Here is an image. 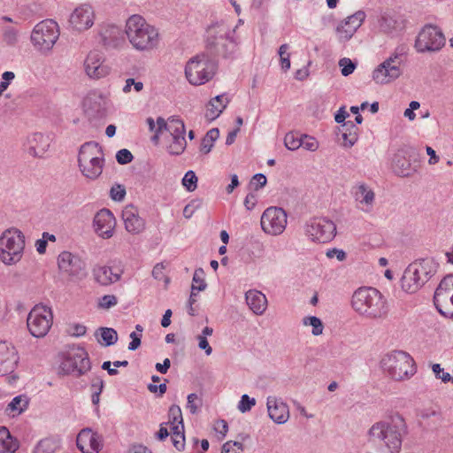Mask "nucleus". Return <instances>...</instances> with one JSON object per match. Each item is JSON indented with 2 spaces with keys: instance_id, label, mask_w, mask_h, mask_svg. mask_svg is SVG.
<instances>
[{
  "instance_id": "obj_1",
  "label": "nucleus",
  "mask_w": 453,
  "mask_h": 453,
  "mask_svg": "<svg viewBox=\"0 0 453 453\" xmlns=\"http://www.w3.org/2000/svg\"><path fill=\"white\" fill-rule=\"evenodd\" d=\"M409 429L405 418L395 413L372 425L366 436L367 442L384 448L387 453H400Z\"/></svg>"
},
{
  "instance_id": "obj_2",
  "label": "nucleus",
  "mask_w": 453,
  "mask_h": 453,
  "mask_svg": "<svg viewBox=\"0 0 453 453\" xmlns=\"http://www.w3.org/2000/svg\"><path fill=\"white\" fill-rule=\"evenodd\" d=\"M351 305L359 315L372 319H383L388 311L384 296L372 287L357 289L352 296Z\"/></svg>"
},
{
  "instance_id": "obj_3",
  "label": "nucleus",
  "mask_w": 453,
  "mask_h": 453,
  "mask_svg": "<svg viewBox=\"0 0 453 453\" xmlns=\"http://www.w3.org/2000/svg\"><path fill=\"white\" fill-rule=\"evenodd\" d=\"M125 33L137 50H150L158 44V32L138 14L130 16L126 22Z\"/></svg>"
},
{
  "instance_id": "obj_4",
  "label": "nucleus",
  "mask_w": 453,
  "mask_h": 453,
  "mask_svg": "<svg viewBox=\"0 0 453 453\" xmlns=\"http://www.w3.org/2000/svg\"><path fill=\"white\" fill-rule=\"evenodd\" d=\"M236 27L226 20L217 21L206 30V48L212 55L226 58L234 52L236 42L234 38Z\"/></svg>"
},
{
  "instance_id": "obj_5",
  "label": "nucleus",
  "mask_w": 453,
  "mask_h": 453,
  "mask_svg": "<svg viewBox=\"0 0 453 453\" xmlns=\"http://www.w3.org/2000/svg\"><path fill=\"white\" fill-rule=\"evenodd\" d=\"M435 272L436 265L432 259L425 258L410 264L401 279L403 289L411 294L417 292Z\"/></svg>"
},
{
  "instance_id": "obj_6",
  "label": "nucleus",
  "mask_w": 453,
  "mask_h": 453,
  "mask_svg": "<svg viewBox=\"0 0 453 453\" xmlns=\"http://www.w3.org/2000/svg\"><path fill=\"white\" fill-rule=\"evenodd\" d=\"M381 365L395 380L409 379L416 372L413 358L402 350L387 354L381 360Z\"/></svg>"
},
{
  "instance_id": "obj_7",
  "label": "nucleus",
  "mask_w": 453,
  "mask_h": 453,
  "mask_svg": "<svg viewBox=\"0 0 453 453\" xmlns=\"http://www.w3.org/2000/svg\"><path fill=\"white\" fill-rule=\"evenodd\" d=\"M217 63L206 54L202 53L190 58L185 67V74L192 85H202L214 76Z\"/></svg>"
},
{
  "instance_id": "obj_8",
  "label": "nucleus",
  "mask_w": 453,
  "mask_h": 453,
  "mask_svg": "<svg viewBox=\"0 0 453 453\" xmlns=\"http://www.w3.org/2000/svg\"><path fill=\"white\" fill-rule=\"evenodd\" d=\"M24 246V235L20 231H5L0 237V259L6 265L17 263L21 258Z\"/></svg>"
},
{
  "instance_id": "obj_9",
  "label": "nucleus",
  "mask_w": 453,
  "mask_h": 453,
  "mask_svg": "<svg viewBox=\"0 0 453 453\" xmlns=\"http://www.w3.org/2000/svg\"><path fill=\"white\" fill-rule=\"evenodd\" d=\"M59 37L58 25L53 19H45L34 27L31 34L33 45L41 52H49Z\"/></svg>"
},
{
  "instance_id": "obj_10",
  "label": "nucleus",
  "mask_w": 453,
  "mask_h": 453,
  "mask_svg": "<svg viewBox=\"0 0 453 453\" xmlns=\"http://www.w3.org/2000/svg\"><path fill=\"white\" fill-rule=\"evenodd\" d=\"M445 43L446 37L442 30L436 25L426 24L418 32L414 48L419 53L437 52Z\"/></svg>"
},
{
  "instance_id": "obj_11",
  "label": "nucleus",
  "mask_w": 453,
  "mask_h": 453,
  "mask_svg": "<svg viewBox=\"0 0 453 453\" xmlns=\"http://www.w3.org/2000/svg\"><path fill=\"white\" fill-rule=\"evenodd\" d=\"M91 369L88 354L83 348H75L68 351L60 365V370L65 375L81 377Z\"/></svg>"
},
{
  "instance_id": "obj_12",
  "label": "nucleus",
  "mask_w": 453,
  "mask_h": 453,
  "mask_svg": "<svg viewBox=\"0 0 453 453\" xmlns=\"http://www.w3.org/2000/svg\"><path fill=\"white\" fill-rule=\"evenodd\" d=\"M304 231L305 234L312 242L326 243L334 238L336 226L326 218L314 217L305 223Z\"/></svg>"
},
{
  "instance_id": "obj_13",
  "label": "nucleus",
  "mask_w": 453,
  "mask_h": 453,
  "mask_svg": "<svg viewBox=\"0 0 453 453\" xmlns=\"http://www.w3.org/2000/svg\"><path fill=\"white\" fill-rule=\"evenodd\" d=\"M51 310L43 305H35L28 313L27 324L30 334L36 337H43L52 324Z\"/></svg>"
},
{
  "instance_id": "obj_14",
  "label": "nucleus",
  "mask_w": 453,
  "mask_h": 453,
  "mask_svg": "<svg viewBox=\"0 0 453 453\" xmlns=\"http://www.w3.org/2000/svg\"><path fill=\"white\" fill-rule=\"evenodd\" d=\"M419 153L415 147L403 146L395 154L392 168L394 173L401 177L411 176L417 171V165H413L418 160Z\"/></svg>"
},
{
  "instance_id": "obj_15",
  "label": "nucleus",
  "mask_w": 453,
  "mask_h": 453,
  "mask_svg": "<svg viewBox=\"0 0 453 453\" xmlns=\"http://www.w3.org/2000/svg\"><path fill=\"white\" fill-rule=\"evenodd\" d=\"M261 227L269 234H280L287 226V213L282 208L269 207L261 217Z\"/></svg>"
},
{
  "instance_id": "obj_16",
  "label": "nucleus",
  "mask_w": 453,
  "mask_h": 453,
  "mask_svg": "<svg viewBox=\"0 0 453 453\" xmlns=\"http://www.w3.org/2000/svg\"><path fill=\"white\" fill-rule=\"evenodd\" d=\"M83 65L86 74L90 79L104 78L111 73V67L106 64L104 54L98 50H91L87 55Z\"/></svg>"
},
{
  "instance_id": "obj_17",
  "label": "nucleus",
  "mask_w": 453,
  "mask_h": 453,
  "mask_svg": "<svg viewBox=\"0 0 453 453\" xmlns=\"http://www.w3.org/2000/svg\"><path fill=\"white\" fill-rule=\"evenodd\" d=\"M84 111L90 121L103 119L107 115V99L102 94H88L83 102Z\"/></svg>"
},
{
  "instance_id": "obj_18",
  "label": "nucleus",
  "mask_w": 453,
  "mask_h": 453,
  "mask_svg": "<svg viewBox=\"0 0 453 453\" xmlns=\"http://www.w3.org/2000/svg\"><path fill=\"white\" fill-rule=\"evenodd\" d=\"M403 73V67L388 58L372 72V80L377 84H388L398 79Z\"/></svg>"
},
{
  "instance_id": "obj_19",
  "label": "nucleus",
  "mask_w": 453,
  "mask_h": 453,
  "mask_svg": "<svg viewBox=\"0 0 453 453\" xmlns=\"http://www.w3.org/2000/svg\"><path fill=\"white\" fill-rule=\"evenodd\" d=\"M366 15L364 11H357L339 24L335 29L340 42H348L363 24Z\"/></svg>"
},
{
  "instance_id": "obj_20",
  "label": "nucleus",
  "mask_w": 453,
  "mask_h": 453,
  "mask_svg": "<svg viewBox=\"0 0 453 453\" xmlns=\"http://www.w3.org/2000/svg\"><path fill=\"white\" fill-rule=\"evenodd\" d=\"M58 265L61 272L75 277L83 274L86 268L85 262L69 251H63L58 255Z\"/></svg>"
},
{
  "instance_id": "obj_21",
  "label": "nucleus",
  "mask_w": 453,
  "mask_h": 453,
  "mask_svg": "<svg viewBox=\"0 0 453 453\" xmlns=\"http://www.w3.org/2000/svg\"><path fill=\"white\" fill-rule=\"evenodd\" d=\"M76 445L82 453H99L103 449V437L90 428H84L77 435Z\"/></svg>"
},
{
  "instance_id": "obj_22",
  "label": "nucleus",
  "mask_w": 453,
  "mask_h": 453,
  "mask_svg": "<svg viewBox=\"0 0 453 453\" xmlns=\"http://www.w3.org/2000/svg\"><path fill=\"white\" fill-rule=\"evenodd\" d=\"M95 232L104 239H109L113 235L116 219L112 212L108 209L100 210L94 217Z\"/></svg>"
},
{
  "instance_id": "obj_23",
  "label": "nucleus",
  "mask_w": 453,
  "mask_h": 453,
  "mask_svg": "<svg viewBox=\"0 0 453 453\" xmlns=\"http://www.w3.org/2000/svg\"><path fill=\"white\" fill-rule=\"evenodd\" d=\"M19 362L15 347L7 341H0V376L12 373Z\"/></svg>"
},
{
  "instance_id": "obj_24",
  "label": "nucleus",
  "mask_w": 453,
  "mask_h": 453,
  "mask_svg": "<svg viewBox=\"0 0 453 453\" xmlns=\"http://www.w3.org/2000/svg\"><path fill=\"white\" fill-rule=\"evenodd\" d=\"M71 25L76 30L81 31L89 28L94 24V11L88 4L77 7L70 16Z\"/></svg>"
},
{
  "instance_id": "obj_25",
  "label": "nucleus",
  "mask_w": 453,
  "mask_h": 453,
  "mask_svg": "<svg viewBox=\"0 0 453 453\" xmlns=\"http://www.w3.org/2000/svg\"><path fill=\"white\" fill-rule=\"evenodd\" d=\"M122 219L126 230L132 234H138L145 228V220L140 217L138 209L133 204H128L123 209Z\"/></svg>"
},
{
  "instance_id": "obj_26",
  "label": "nucleus",
  "mask_w": 453,
  "mask_h": 453,
  "mask_svg": "<svg viewBox=\"0 0 453 453\" xmlns=\"http://www.w3.org/2000/svg\"><path fill=\"white\" fill-rule=\"evenodd\" d=\"M268 416L275 423L285 424L289 418V409L280 398L268 396L266 401Z\"/></svg>"
},
{
  "instance_id": "obj_27",
  "label": "nucleus",
  "mask_w": 453,
  "mask_h": 453,
  "mask_svg": "<svg viewBox=\"0 0 453 453\" xmlns=\"http://www.w3.org/2000/svg\"><path fill=\"white\" fill-rule=\"evenodd\" d=\"M50 144V138L49 135L35 133L27 138L25 147L29 155L41 157L48 150Z\"/></svg>"
},
{
  "instance_id": "obj_28",
  "label": "nucleus",
  "mask_w": 453,
  "mask_h": 453,
  "mask_svg": "<svg viewBox=\"0 0 453 453\" xmlns=\"http://www.w3.org/2000/svg\"><path fill=\"white\" fill-rule=\"evenodd\" d=\"M99 42L106 49H118L124 42L120 29L116 26H107L99 33Z\"/></svg>"
},
{
  "instance_id": "obj_29",
  "label": "nucleus",
  "mask_w": 453,
  "mask_h": 453,
  "mask_svg": "<svg viewBox=\"0 0 453 453\" xmlns=\"http://www.w3.org/2000/svg\"><path fill=\"white\" fill-rule=\"evenodd\" d=\"M122 271H114L111 266L96 265L92 270L93 278L101 286H110L121 278Z\"/></svg>"
},
{
  "instance_id": "obj_30",
  "label": "nucleus",
  "mask_w": 453,
  "mask_h": 453,
  "mask_svg": "<svg viewBox=\"0 0 453 453\" xmlns=\"http://www.w3.org/2000/svg\"><path fill=\"white\" fill-rule=\"evenodd\" d=\"M355 200L362 205V211L370 212L375 201V193L365 183L357 184L354 188Z\"/></svg>"
},
{
  "instance_id": "obj_31",
  "label": "nucleus",
  "mask_w": 453,
  "mask_h": 453,
  "mask_svg": "<svg viewBox=\"0 0 453 453\" xmlns=\"http://www.w3.org/2000/svg\"><path fill=\"white\" fill-rule=\"evenodd\" d=\"M104 163V157L78 162L81 173L89 180H96L102 174Z\"/></svg>"
},
{
  "instance_id": "obj_32",
  "label": "nucleus",
  "mask_w": 453,
  "mask_h": 453,
  "mask_svg": "<svg viewBox=\"0 0 453 453\" xmlns=\"http://www.w3.org/2000/svg\"><path fill=\"white\" fill-rule=\"evenodd\" d=\"M453 294V274L444 277L434 296V303L435 306H441V302L448 303L449 296Z\"/></svg>"
},
{
  "instance_id": "obj_33",
  "label": "nucleus",
  "mask_w": 453,
  "mask_h": 453,
  "mask_svg": "<svg viewBox=\"0 0 453 453\" xmlns=\"http://www.w3.org/2000/svg\"><path fill=\"white\" fill-rule=\"evenodd\" d=\"M245 299L250 309L257 315H262L267 307V299L264 294L257 290H249Z\"/></svg>"
},
{
  "instance_id": "obj_34",
  "label": "nucleus",
  "mask_w": 453,
  "mask_h": 453,
  "mask_svg": "<svg viewBox=\"0 0 453 453\" xmlns=\"http://www.w3.org/2000/svg\"><path fill=\"white\" fill-rule=\"evenodd\" d=\"M228 102L225 95H219L211 99L207 105L205 118L210 121L216 119L226 107Z\"/></svg>"
},
{
  "instance_id": "obj_35",
  "label": "nucleus",
  "mask_w": 453,
  "mask_h": 453,
  "mask_svg": "<svg viewBox=\"0 0 453 453\" xmlns=\"http://www.w3.org/2000/svg\"><path fill=\"white\" fill-rule=\"evenodd\" d=\"M339 133L345 147H352L358 139V127L352 121L344 122L339 128Z\"/></svg>"
},
{
  "instance_id": "obj_36",
  "label": "nucleus",
  "mask_w": 453,
  "mask_h": 453,
  "mask_svg": "<svg viewBox=\"0 0 453 453\" xmlns=\"http://www.w3.org/2000/svg\"><path fill=\"white\" fill-rule=\"evenodd\" d=\"M19 447L17 439L12 436L5 426H0V453H15Z\"/></svg>"
},
{
  "instance_id": "obj_37",
  "label": "nucleus",
  "mask_w": 453,
  "mask_h": 453,
  "mask_svg": "<svg viewBox=\"0 0 453 453\" xmlns=\"http://www.w3.org/2000/svg\"><path fill=\"white\" fill-rule=\"evenodd\" d=\"M104 157L101 147L97 142H88L82 144L80 148L78 162L87 161Z\"/></svg>"
},
{
  "instance_id": "obj_38",
  "label": "nucleus",
  "mask_w": 453,
  "mask_h": 453,
  "mask_svg": "<svg viewBox=\"0 0 453 453\" xmlns=\"http://www.w3.org/2000/svg\"><path fill=\"white\" fill-rule=\"evenodd\" d=\"M380 29L386 34H392L402 29V21L390 15L382 16L380 22Z\"/></svg>"
},
{
  "instance_id": "obj_39",
  "label": "nucleus",
  "mask_w": 453,
  "mask_h": 453,
  "mask_svg": "<svg viewBox=\"0 0 453 453\" xmlns=\"http://www.w3.org/2000/svg\"><path fill=\"white\" fill-rule=\"evenodd\" d=\"M219 130L218 128H211L210 129L203 138L202 139L201 145H200V150L203 154H208L211 152L214 142L219 138Z\"/></svg>"
},
{
  "instance_id": "obj_40",
  "label": "nucleus",
  "mask_w": 453,
  "mask_h": 453,
  "mask_svg": "<svg viewBox=\"0 0 453 453\" xmlns=\"http://www.w3.org/2000/svg\"><path fill=\"white\" fill-rule=\"evenodd\" d=\"M187 147L185 136H172V142L166 148L167 152L173 156L182 154Z\"/></svg>"
},
{
  "instance_id": "obj_41",
  "label": "nucleus",
  "mask_w": 453,
  "mask_h": 453,
  "mask_svg": "<svg viewBox=\"0 0 453 453\" xmlns=\"http://www.w3.org/2000/svg\"><path fill=\"white\" fill-rule=\"evenodd\" d=\"M408 51L409 48L406 44H400L397 47H395L394 51L390 54V56L388 58L390 59L392 62L403 67L406 62Z\"/></svg>"
},
{
  "instance_id": "obj_42",
  "label": "nucleus",
  "mask_w": 453,
  "mask_h": 453,
  "mask_svg": "<svg viewBox=\"0 0 453 453\" xmlns=\"http://www.w3.org/2000/svg\"><path fill=\"white\" fill-rule=\"evenodd\" d=\"M58 448V441L52 438L41 440L34 449V453H54Z\"/></svg>"
},
{
  "instance_id": "obj_43",
  "label": "nucleus",
  "mask_w": 453,
  "mask_h": 453,
  "mask_svg": "<svg viewBox=\"0 0 453 453\" xmlns=\"http://www.w3.org/2000/svg\"><path fill=\"white\" fill-rule=\"evenodd\" d=\"M238 438L239 441H229L224 443L221 453H238V450L242 451L244 449L242 441L249 438V436L245 434H239Z\"/></svg>"
},
{
  "instance_id": "obj_44",
  "label": "nucleus",
  "mask_w": 453,
  "mask_h": 453,
  "mask_svg": "<svg viewBox=\"0 0 453 453\" xmlns=\"http://www.w3.org/2000/svg\"><path fill=\"white\" fill-rule=\"evenodd\" d=\"M207 288V283L204 280V271L202 268L196 269L193 275L192 290L197 292L203 291Z\"/></svg>"
},
{
  "instance_id": "obj_45",
  "label": "nucleus",
  "mask_w": 453,
  "mask_h": 453,
  "mask_svg": "<svg viewBox=\"0 0 453 453\" xmlns=\"http://www.w3.org/2000/svg\"><path fill=\"white\" fill-rule=\"evenodd\" d=\"M100 336L105 346H111L117 342L118 334L113 328L101 327L99 328Z\"/></svg>"
},
{
  "instance_id": "obj_46",
  "label": "nucleus",
  "mask_w": 453,
  "mask_h": 453,
  "mask_svg": "<svg viewBox=\"0 0 453 453\" xmlns=\"http://www.w3.org/2000/svg\"><path fill=\"white\" fill-rule=\"evenodd\" d=\"M303 325L312 326V334L315 336L320 335L323 333V324L320 319L315 316H309L303 318Z\"/></svg>"
},
{
  "instance_id": "obj_47",
  "label": "nucleus",
  "mask_w": 453,
  "mask_h": 453,
  "mask_svg": "<svg viewBox=\"0 0 453 453\" xmlns=\"http://www.w3.org/2000/svg\"><path fill=\"white\" fill-rule=\"evenodd\" d=\"M284 144L289 150H296L302 146V135L289 132L285 135Z\"/></svg>"
},
{
  "instance_id": "obj_48",
  "label": "nucleus",
  "mask_w": 453,
  "mask_h": 453,
  "mask_svg": "<svg viewBox=\"0 0 453 453\" xmlns=\"http://www.w3.org/2000/svg\"><path fill=\"white\" fill-rule=\"evenodd\" d=\"M28 401L22 395L15 396L12 402L8 404V410L12 411H18L21 413L27 408Z\"/></svg>"
},
{
  "instance_id": "obj_49",
  "label": "nucleus",
  "mask_w": 453,
  "mask_h": 453,
  "mask_svg": "<svg viewBox=\"0 0 453 453\" xmlns=\"http://www.w3.org/2000/svg\"><path fill=\"white\" fill-rule=\"evenodd\" d=\"M182 184L187 188L188 191H194L197 187V177L193 171H188L183 179Z\"/></svg>"
},
{
  "instance_id": "obj_50",
  "label": "nucleus",
  "mask_w": 453,
  "mask_h": 453,
  "mask_svg": "<svg viewBox=\"0 0 453 453\" xmlns=\"http://www.w3.org/2000/svg\"><path fill=\"white\" fill-rule=\"evenodd\" d=\"M169 422L172 425H175L178 423L181 426V428L183 427V419H182V414L180 406L178 405H172L169 409Z\"/></svg>"
},
{
  "instance_id": "obj_51",
  "label": "nucleus",
  "mask_w": 453,
  "mask_h": 453,
  "mask_svg": "<svg viewBox=\"0 0 453 453\" xmlns=\"http://www.w3.org/2000/svg\"><path fill=\"white\" fill-rule=\"evenodd\" d=\"M339 66L341 67V73L343 76H349L356 69V64L348 58H343L339 60Z\"/></svg>"
},
{
  "instance_id": "obj_52",
  "label": "nucleus",
  "mask_w": 453,
  "mask_h": 453,
  "mask_svg": "<svg viewBox=\"0 0 453 453\" xmlns=\"http://www.w3.org/2000/svg\"><path fill=\"white\" fill-rule=\"evenodd\" d=\"M441 306H435L437 311L444 317L453 319V294L449 296L448 303L441 302Z\"/></svg>"
},
{
  "instance_id": "obj_53",
  "label": "nucleus",
  "mask_w": 453,
  "mask_h": 453,
  "mask_svg": "<svg viewBox=\"0 0 453 453\" xmlns=\"http://www.w3.org/2000/svg\"><path fill=\"white\" fill-rule=\"evenodd\" d=\"M202 406V400L195 393L188 395L187 408L192 414H196L198 409Z\"/></svg>"
},
{
  "instance_id": "obj_54",
  "label": "nucleus",
  "mask_w": 453,
  "mask_h": 453,
  "mask_svg": "<svg viewBox=\"0 0 453 453\" xmlns=\"http://www.w3.org/2000/svg\"><path fill=\"white\" fill-rule=\"evenodd\" d=\"M255 404V398H250L248 395H242L238 403V410L241 412L245 413L250 411Z\"/></svg>"
},
{
  "instance_id": "obj_55",
  "label": "nucleus",
  "mask_w": 453,
  "mask_h": 453,
  "mask_svg": "<svg viewBox=\"0 0 453 453\" xmlns=\"http://www.w3.org/2000/svg\"><path fill=\"white\" fill-rule=\"evenodd\" d=\"M432 370L437 379H441L444 383L452 381L453 377L449 372H444L443 369L441 367L439 364H434L432 365Z\"/></svg>"
},
{
  "instance_id": "obj_56",
  "label": "nucleus",
  "mask_w": 453,
  "mask_h": 453,
  "mask_svg": "<svg viewBox=\"0 0 453 453\" xmlns=\"http://www.w3.org/2000/svg\"><path fill=\"white\" fill-rule=\"evenodd\" d=\"M133 159V154L127 149H121L116 154V160L120 165L131 163Z\"/></svg>"
},
{
  "instance_id": "obj_57",
  "label": "nucleus",
  "mask_w": 453,
  "mask_h": 453,
  "mask_svg": "<svg viewBox=\"0 0 453 453\" xmlns=\"http://www.w3.org/2000/svg\"><path fill=\"white\" fill-rule=\"evenodd\" d=\"M4 41L7 45L14 46L18 42V33L12 27H8L4 32Z\"/></svg>"
},
{
  "instance_id": "obj_58",
  "label": "nucleus",
  "mask_w": 453,
  "mask_h": 453,
  "mask_svg": "<svg viewBox=\"0 0 453 453\" xmlns=\"http://www.w3.org/2000/svg\"><path fill=\"white\" fill-rule=\"evenodd\" d=\"M302 146L310 151H315L319 148L317 140L309 135H302Z\"/></svg>"
},
{
  "instance_id": "obj_59",
  "label": "nucleus",
  "mask_w": 453,
  "mask_h": 453,
  "mask_svg": "<svg viewBox=\"0 0 453 453\" xmlns=\"http://www.w3.org/2000/svg\"><path fill=\"white\" fill-rule=\"evenodd\" d=\"M111 198L114 201L120 202L126 196V189L122 185H117L111 188L110 191Z\"/></svg>"
},
{
  "instance_id": "obj_60",
  "label": "nucleus",
  "mask_w": 453,
  "mask_h": 453,
  "mask_svg": "<svg viewBox=\"0 0 453 453\" xmlns=\"http://www.w3.org/2000/svg\"><path fill=\"white\" fill-rule=\"evenodd\" d=\"M118 303V299L114 295H105L99 301V307L102 309H110L115 306Z\"/></svg>"
},
{
  "instance_id": "obj_61",
  "label": "nucleus",
  "mask_w": 453,
  "mask_h": 453,
  "mask_svg": "<svg viewBox=\"0 0 453 453\" xmlns=\"http://www.w3.org/2000/svg\"><path fill=\"white\" fill-rule=\"evenodd\" d=\"M172 441L178 450H182L185 447L184 432H173L172 434Z\"/></svg>"
},
{
  "instance_id": "obj_62",
  "label": "nucleus",
  "mask_w": 453,
  "mask_h": 453,
  "mask_svg": "<svg viewBox=\"0 0 453 453\" xmlns=\"http://www.w3.org/2000/svg\"><path fill=\"white\" fill-rule=\"evenodd\" d=\"M165 266L163 263L157 264L152 270V276L158 280H165V283L169 282V279L165 276L164 270Z\"/></svg>"
},
{
  "instance_id": "obj_63",
  "label": "nucleus",
  "mask_w": 453,
  "mask_h": 453,
  "mask_svg": "<svg viewBox=\"0 0 453 453\" xmlns=\"http://www.w3.org/2000/svg\"><path fill=\"white\" fill-rule=\"evenodd\" d=\"M266 177L263 173H257L252 177L250 184L255 190H258L266 185Z\"/></svg>"
},
{
  "instance_id": "obj_64",
  "label": "nucleus",
  "mask_w": 453,
  "mask_h": 453,
  "mask_svg": "<svg viewBox=\"0 0 453 453\" xmlns=\"http://www.w3.org/2000/svg\"><path fill=\"white\" fill-rule=\"evenodd\" d=\"M131 342L128 344L129 350H135L141 346L142 334L132 332L129 335Z\"/></svg>"
}]
</instances>
